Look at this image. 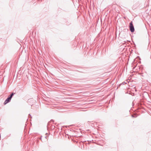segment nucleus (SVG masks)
Instances as JSON below:
<instances>
[{"label": "nucleus", "mask_w": 151, "mask_h": 151, "mask_svg": "<svg viewBox=\"0 0 151 151\" xmlns=\"http://www.w3.org/2000/svg\"><path fill=\"white\" fill-rule=\"evenodd\" d=\"M29 116H30V117H31V118H32V117H31V115L30 114H29V117H29Z\"/></svg>", "instance_id": "nucleus-6"}, {"label": "nucleus", "mask_w": 151, "mask_h": 151, "mask_svg": "<svg viewBox=\"0 0 151 151\" xmlns=\"http://www.w3.org/2000/svg\"><path fill=\"white\" fill-rule=\"evenodd\" d=\"M11 99L9 98L8 97L7 99L4 101V105H6L7 103H9L11 100Z\"/></svg>", "instance_id": "nucleus-2"}, {"label": "nucleus", "mask_w": 151, "mask_h": 151, "mask_svg": "<svg viewBox=\"0 0 151 151\" xmlns=\"http://www.w3.org/2000/svg\"><path fill=\"white\" fill-rule=\"evenodd\" d=\"M42 136L41 137V139L42 140Z\"/></svg>", "instance_id": "nucleus-9"}, {"label": "nucleus", "mask_w": 151, "mask_h": 151, "mask_svg": "<svg viewBox=\"0 0 151 151\" xmlns=\"http://www.w3.org/2000/svg\"><path fill=\"white\" fill-rule=\"evenodd\" d=\"M129 27L130 31L132 32H134V28L133 25L132 21L130 23Z\"/></svg>", "instance_id": "nucleus-1"}, {"label": "nucleus", "mask_w": 151, "mask_h": 151, "mask_svg": "<svg viewBox=\"0 0 151 151\" xmlns=\"http://www.w3.org/2000/svg\"><path fill=\"white\" fill-rule=\"evenodd\" d=\"M51 121L53 122H54V120H51Z\"/></svg>", "instance_id": "nucleus-8"}, {"label": "nucleus", "mask_w": 151, "mask_h": 151, "mask_svg": "<svg viewBox=\"0 0 151 151\" xmlns=\"http://www.w3.org/2000/svg\"><path fill=\"white\" fill-rule=\"evenodd\" d=\"M14 94L15 93H12L8 97L10 98L11 99H12V98Z\"/></svg>", "instance_id": "nucleus-4"}, {"label": "nucleus", "mask_w": 151, "mask_h": 151, "mask_svg": "<svg viewBox=\"0 0 151 151\" xmlns=\"http://www.w3.org/2000/svg\"><path fill=\"white\" fill-rule=\"evenodd\" d=\"M47 136H45V139H47Z\"/></svg>", "instance_id": "nucleus-7"}, {"label": "nucleus", "mask_w": 151, "mask_h": 151, "mask_svg": "<svg viewBox=\"0 0 151 151\" xmlns=\"http://www.w3.org/2000/svg\"><path fill=\"white\" fill-rule=\"evenodd\" d=\"M14 94L15 93H12L8 97L10 98L11 99H12V98Z\"/></svg>", "instance_id": "nucleus-3"}, {"label": "nucleus", "mask_w": 151, "mask_h": 151, "mask_svg": "<svg viewBox=\"0 0 151 151\" xmlns=\"http://www.w3.org/2000/svg\"><path fill=\"white\" fill-rule=\"evenodd\" d=\"M127 83V82H122V83L121 84V85H124V84L125 83Z\"/></svg>", "instance_id": "nucleus-5"}]
</instances>
